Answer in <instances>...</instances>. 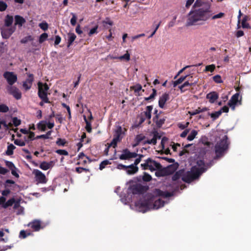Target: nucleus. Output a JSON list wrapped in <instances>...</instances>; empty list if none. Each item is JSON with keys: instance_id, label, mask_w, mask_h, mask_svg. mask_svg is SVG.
Wrapping results in <instances>:
<instances>
[{"instance_id": "obj_55", "label": "nucleus", "mask_w": 251, "mask_h": 251, "mask_svg": "<svg viewBox=\"0 0 251 251\" xmlns=\"http://www.w3.org/2000/svg\"><path fill=\"white\" fill-rule=\"evenodd\" d=\"M176 18V16L174 17L173 20L168 23V26L169 28L173 27L175 25Z\"/></svg>"}, {"instance_id": "obj_2", "label": "nucleus", "mask_w": 251, "mask_h": 251, "mask_svg": "<svg viewBox=\"0 0 251 251\" xmlns=\"http://www.w3.org/2000/svg\"><path fill=\"white\" fill-rule=\"evenodd\" d=\"M166 202L159 197L148 194L136 202L133 206L130 205V207L135 211L145 213L149 210L158 209L163 207Z\"/></svg>"}, {"instance_id": "obj_5", "label": "nucleus", "mask_w": 251, "mask_h": 251, "mask_svg": "<svg viewBox=\"0 0 251 251\" xmlns=\"http://www.w3.org/2000/svg\"><path fill=\"white\" fill-rule=\"evenodd\" d=\"M142 189L141 186L137 184L130 186L126 191L127 193V197L123 196L122 195L120 196L121 201L125 204H126L130 201V197H129L130 194L133 195L139 194L141 193Z\"/></svg>"}, {"instance_id": "obj_13", "label": "nucleus", "mask_w": 251, "mask_h": 251, "mask_svg": "<svg viewBox=\"0 0 251 251\" xmlns=\"http://www.w3.org/2000/svg\"><path fill=\"white\" fill-rule=\"evenodd\" d=\"M241 104V100H239V94L236 93L234 95H233L229 100L228 104L231 107L232 110H234L235 108L236 105Z\"/></svg>"}, {"instance_id": "obj_12", "label": "nucleus", "mask_w": 251, "mask_h": 251, "mask_svg": "<svg viewBox=\"0 0 251 251\" xmlns=\"http://www.w3.org/2000/svg\"><path fill=\"white\" fill-rule=\"evenodd\" d=\"M3 76L10 86H12L17 80V75L13 72H6L4 73Z\"/></svg>"}, {"instance_id": "obj_61", "label": "nucleus", "mask_w": 251, "mask_h": 251, "mask_svg": "<svg viewBox=\"0 0 251 251\" xmlns=\"http://www.w3.org/2000/svg\"><path fill=\"white\" fill-rule=\"evenodd\" d=\"M160 23L161 22H160L156 25V27L155 28V29H154V31L152 32V33L151 34V35L149 37V38H151L152 37L153 35L155 33L156 31H157V30L158 29V28H159L160 25Z\"/></svg>"}, {"instance_id": "obj_30", "label": "nucleus", "mask_w": 251, "mask_h": 251, "mask_svg": "<svg viewBox=\"0 0 251 251\" xmlns=\"http://www.w3.org/2000/svg\"><path fill=\"white\" fill-rule=\"evenodd\" d=\"M15 149V146L12 144H9L7 146V150L5 152L7 155H11L13 153V150Z\"/></svg>"}, {"instance_id": "obj_24", "label": "nucleus", "mask_w": 251, "mask_h": 251, "mask_svg": "<svg viewBox=\"0 0 251 251\" xmlns=\"http://www.w3.org/2000/svg\"><path fill=\"white\" fill-rule=\"evenodd\" d=\"M197 83V80H195L194 81H191V82H189V81H186L182 85L179 86V88L181 91V92H183L186 90L185 89V87L195 85Z\"/></svg>"}, {"instance_id": "obj_63", "label": "nucleus", "mask_w": 251, "mask_h": 251, "mask_svg": "<svg viewBox=\"0 0 251 251\" xmlns=\"http://www.w3.org/2000/svg\"><path fill=\"white\" fill-rule=\"evenodd\" d=\"M60 41H61V37L58 35L56 36L55 37L54 44L58 45L60 43Z\"/></svg>"}, {"instance_id": "obj_46", "label": "nucleus", "mask_w": 251, "mask_h": 251, "mask_svg": "<svg viewBox=\"0 0 251 251\" xmlns=\"http://www.w3.org/2000/svg\"><path fill=\"white\" fill-rule=\"evenodd\" d=\"M12 123L15 126H17L21 124V120L17 117H14L12 118Z\"/></svg>"}, {"instance_id": "obj_22", "label": "nucleus", "mask_w": 251, "mask_h": 251, "mask_svg": "<svg viewBox=\"0 0 251 251\" xmlns=\"http://www.w3.org/2000/svg\"><path fill=\"white\" fill-rule=\"evenodd\" d=\"M25 23V20L22 16L16 15L15 16V24L14 26L18 25L19 27L22 26Z\"/></svg>"}, {"instance_id": "obj_7", "label": "nucleus", "mask_w": 251, "mask_h": 251, "mask_svg": "<svg viewBox=\"0 0 251 251\" xmlns=\"http://www.w3.org/2000/svg\"><path fill=\"white\" fill-rule=\"evenodd\" d=\"M38 96L42 100L46 103L49 102V100L48 98V91L49 89V87L46 83L43 84L41 82L38 83Z\"/></svg>"}, {"instance_id": "obj_8", "label": "nucleus", "mask_w": 251, "mask_h": 251, "mask_svg": "<svg viewBox=\"0 0 251 251\" xmlns=\"http://www.w3.org/2000/svg\"><path fill=\"white\" fill-rule=\"evenodd\" d=\"M161 145L162 147V151L166 154L170 153V150L169 149V146L171 147L173 151H176L177 147L180 146L179 144H175V143H173L172 142L170 144H169L168 138L165 137L162 138L161 140Z\"/></svg>"}, {"instance_id": "obj_38", "label": "nucleus", "mask_w": 251, "mask_h": 251, "mask_svg": "<svg viewBox=\"0 0 251 251\" xmlns=\"http://www.w3.org/2000/svg\"><path fill=\"white\" fill-rule=\"evenodd\" d=\"M48 37V35L46 33L42 34L39 37V42L40 43H42L46 41Z\"/></svg>"}, {"instance_id": "obj_50", "label": "nucleus", "mask_w": 251, "mask_h": 251, "mask_svg": "<svg viewBox=\"0 0 251 251\" xmlns=\"http://www.w3.org/2000/svg\"><path fill=\"white\" fill-rule=\"evenodd\" d=\"M189 124V122H186L185 123H179L178 124V126L180 129H184L188 126Z\"/></svg>"}, {"instance_id": "obj_11", "label": "nucleus", "mask_w": 251, "mask_h": 251, "mask_svg": "<svg viewBox=\"0 0 251 251\" xmlns=\"http://www.w3.org/2000/svg\"><path fill=\"white\" fill-rule=\"evenodd\" d=\"M34 175L35 180L37 183L45 184L47 182V178L46 176L41 171L37 169H34L32 172Z\"/></svg>"}, {"instance_id": "obj_56", "label": "nucleus", "mask_w": 251, "mask_h": 251, "mask_svg": "<svg viewBox=\"0 0 251 251\" xmlns=\"http://www.w3.org/2000/svg\"><path fill=\"white\" fill-rule=\"evenodd\" d=\"M32 40V39L31 36H28L25 37V38H23L21 40V43H25L27 42H28V41H31Z\"/></svg>"}, {"instance_id": "obj_31", "label": "nucleus", "mask_w": 251, "mask_h": 251, "mask_svg": "<svg viewBox=\"0 0 251 251\" xmlns=\"http://www.w3.org/2000/svg\"><path fill=\"white\" fill-rule=\"evenodd\" d=\"M249 20V18L247 16H245L242 21V27L244 28H250V25L247 23V21Z\"/></svg>"}, {"instance_id": "obj_32", "label": "nucleus", "mask_w": 251, "mask_h": 251, "mask_svg": "<svg viewBox=\"0 0 251 251\" xmlns=\"http://www.w3.org/2000/svg\"><path fill=\"white\" fill-rule=\"evenodd\" d=\"M130 59V54L127 51H126V53L124 55L118 57V59L120 60H125L126 61H128Z\"/></svg>"}, {"instance_id": "obj_47", "label": "nucleus", "mask_w": 251, "mask_h": 251, "mask_svg": "<svg viewBox=\"0 0 251 251\" xmlns=\"http://www.w3.org/2000/svg\"><path fill=\"white\" fill-rule=\"evenodd\" d=\"M215 68V66L214 64L207 65L205 67V71H207V72L209 71V72H212L214 70Z\"/></svg>"}, {"instance_id": "obj_52", "label": "nucleus", "mask_w": 251, "mask_h": 251, "mask_svg": "<svg viewBox=\"0 0 251 251\" xmlns=\"http://www.w3.org/2000/svg\"><path fill=\"white\" fill-rule=\"evenodd\" d=\"M213 78L214 81L216 83H220L222 82V80L221 77L219 75H216L214 76L213 77Z\"/></svg>"}, {"instance_id": "obj_29", "label": "nucleus", "mask_w": 251, "mask_h": 251, "mask_svg": "<svg viewBox=\"0 0 251 251\" xmlns=\"http://www.w3.org/2000/svg\"><path fill=\"white\" fill-rule=\"evenodd\" d=\"M76 38V35L73 33L68 34V47L70 46Z\"/></svg>"}, {"instance_id": "obj_54", "label": "nucleus", "mask_w": 251, "mask_h": 251, "mask_svg": "<svg viewBox=\"0 0 251 251\" xmlns=\"http://www.w3.org/2000/svg\"><path fill=\"white\" fill-rule=\"evenodd\" d=\"M98 28V26L96 25L94 28H92L90 30L89 32L88 33L89 35V36H91V35H92L93 34H94L95 33H97Z\"/></svg>"}, {"instance_id": "obj_42", "label": "nucleus", "mask_w": 251, "mask_h": 251, "mask_svg": "<svg viewBox=\"0 0 251 251\" xmlns=\"http://www.w3.org/2000/svg\"><path fill=\"white\" fill-rule=\"evenodd\" d=\"M9 108L8 107L3 104H0V112L5 113L8 111Z\"/></svg>"}, {"instance_id": "obj_4", "label": "nucleus", "mask_w": 251, "mask_h": 251, "mask_svg": "<svg viewBox=\"0 0 251 251\" xmlns=\"http://www.w3.org/2000/svg\"><path fill=\"white\" fill-rule=\"evenodd\" d=\"M143 170H149L151 172L155 171V175L157 176H162V173L160 172L161 170V165L158 162L148 158L145 162L141 164Z\"/></svg>"}, {"instance_id": "obj_26", "label": "nucleus", "mask_w": 251, "mask_h": 251, "mask_svg": "<svg viewBox=\"0 0 251 251\" xmlns=\"http://www.w3.org/2000/svg\"><path fill=\"white\" fill-rule=\"evenodd\" d=\"M160 136L159 135L158 133H155L153 135V137L151 139H148L147 141H145L146 143H147L149 144H153L155 145L156 143L157 139H159Z\"/></svg>"}, {"instance_id": "obj_40", "label": "nucleus", "mask_w": 251, "mask_h": 251, "mask_svg": "<svg viewBox=\"0 0 251 251\" xmlns=\"http://www.w3.org/2000/svg\"><path fill=\"white\" fill-rule=\"evenodd\" d=\"M222 114V110H219L218 111L215 112L214 113H211L210 116L211 118L213 119V120H215L218 118Z\"/></svg>"}, {"instance_id": "obj_34", "label": "nucleus", "mask_w": 251, "mask_h": 251, "mask_svg": "<svg viewBox=\"0 0 251 251\" xmlns=\"http://www.w3.org/2000/svg\"><path fill=\"white\" fill-rule=\"evenodd\" d=\"M156 96V90L155 89H152V93L148 97L145 98L146 100H152L154 99L155 97Z\"/></svg>"}, {"instance_id": "obj_33", "label": "nucleus", "mask_w": 251, "mask_h": 251, "mask_svg": "<svg viewBox=\"0 0 251 251\" xmlns=\"http://www.w3.org/2000/svg\"><path fill=\"white\" fill-rule=\"evenodd\" d=\"M197 134V131L195 130H192L190 134L187 137V140L189 141H192L196 137Z\"/></svg>"}, {"instance_id": "obj_16", "label": "nucleus", "mask_w": 251, "mask_h": 251, "mask_svg": "<svg viewBox=\"0 0 251 251\" xmlns=\"http://www.w3.org/2000/svg\"><path fill=\"white\" fill-rule=\"evenodd\" d=\"M8 91L16 99L19 100L21 98L22 94L17 88L10 86L8 87Z\"/></svg>"}, {"instance_id": "obj_28", "label": "nucleus", "mask_w": 251, "mask_h": 251, "mask_svg": "<svg viewBox=\"0 0 251 251\" xmlns=\"http://www.w3.org/2000/svg\"><path fill=\"white\" fill-rule=\"evenodd\" d=\"M47 121H41L37 124V128L41 131H45L46 129Z\"/></svg>"}, {"instance_id": "obj_27", "label": "nucleus", "mask_w": 251, "mask_h": 251, "mask_svg": "<svg viewBox=\"0 0 251 251\" xmlns=\"http://www.w3.org/2000/svg\"><path fill=\"white\" fill-rule=\"evenodd\" d=\"M153 120L159 127L161 126L164 123L165 121V120L163 118L159 119L158 115L155 116L153 118Z\"/></svg>"}, {"instance_id": "obj_36", "label": "nucleus", "mask_w": 251, "mask_h": 251, "mask_svg": "<svg viewBox=\"0 0 251 251\" xmlns=\"http://www.w3.org/2000/svg\"><path fill=\"white\" fill-rule=\"evenodd\" d=\"M142 86L140 84H136L131 87L132 89L135 92V93L138 94L142 89Z\"/></svg>"}, {"instance_id": "obj_48", "label": "nucleus", "mask_w": 251, "mask_h": 251, "mask_svg": "<svg viewBox=\"0 0 251 251\" xmlns=\"http://www.w3.org/2000/svg\"><path fill=\"white\" fill-rule=\"evenodd\" d=\"M14 143L16 145L23 147L25 146V143L24 141H22L21 140L16 139L14 141Z\"/></svg>"}, {"instance_id": "obj_41", "label": "nucleus", "mask_w": 251, "mask_h": 251, "mask_svg": "<svg viewBox=\"0 0 251 251\" xmlns=\"http://www.w3.org/2000/svg\"><path fill=\"white\" fill-rule=\"evenodd\" d=\"M71 14L72 15V18H71V19L70 20V23L72 25L74 26L76 24L77 17H76L75 14H74V13H71Z\"/></svg>"}, {"instance_id": "obj_1", "label": "nucleus", "mask_w": 251, "mask_h": 251, "mask_svg": "<svg viewBox=\"0 0 251 251\" xmlns=\"http://www.w3.org/2000/svg\"><path fill=\"white\" fill-rule=\"evenodd\" d=\"M195 8L188 14L186 23L187 26L203 25L207 21L221 19L225 13L220 12L215 14L211 9V3L201 0H196L193 5Z\"/></svg>"}, {"instance_id": "obj_64", "label": "nucleus", "mask_w": 251, "mask_h": 251, "mask_svg": "<svg viewBox=\"0 0 251 251\" xmlns=\"http://www.w3.org/2000/svg\"><path fill=\"white\" fill-rule=\"evenodd\" d=\"M47 126H48V127L49 128L51 129L54 126V122H49L48 123L47 122Z\"/></svg>"}, {"instance_id": "obj_17", "label": "nucleus", "mask_w": 251, "mask_h": 251, "mask_svg": "<svg viewBox=\"0 0 251 251\" xmlns=\"http://www.w3.org/2000/svg\"><path fill=\"white\" fill-rule=\"evenodd\" d=\"M137 156L135 152H130L128 150H125L123 151L122 154L119 158L121 160L128 159L131 158H135Z\"/></svg>"}, {"instance_id": "obj_49", "label": "nucleus", "mask_w": 251, "mask_h": 251, "mask_svg": "<svg viewBox=\"0 0 251 251\" xmlns=\"http://www.w3.org/2000/svg\"><path fill=\"white\" fill-rule=\"evenodd\" d=\"M84 119H85V122H86V130L88 132H91V130H92V128H91V124L90 123L88 122V121L86 119V117H84Z\"/></svg>"}, {"instance_id": "obj_37", "label": "nucleus", "mask_w": 251, "mask_h": 251, "mask_svg": "<svg viewBox=\"0 0 251 251\" xmlns=\"http://www.w3.org/2000/svg\"><path fill=\"white\" fill-rule=\"evenodd\" d=\"M15 202V199L14 198H12L9 200L5 203L3 205L4 208H7L10 206L12 205Z\"/></svg>"}, {"instance_id": "obj_44", "label": "nucleus", "mask_w": 251, "mask_h": 251, "mask_svg": "<svg viewBox=\"0 0 251 251\" xmlns=\"http://www.w3.org/2000/svg\"><path fill=\"white\" fill-rule=\"evenodd\" d=\"M30 235L29 232L26 233L25 230H21L20 232L19 237L21 238H25L28 235Z\"/></svg>"}, {"instance_id": "obj_25", "label": "nucleus", "mask_w": 251, "mask_h": 251, "mask_svg": "<svg viewBox=\"0 0 251 251\" xmlns=\"http://www.w3.org/2000/svg\"><path fill=\"white\" fill-rule=\"evenodd\" d=\"M13 22V17L12 16L7 15L4 20V25L5 26L12 25Z\"/></svg>"}, {"instance_id": "obj_14", "label": "nucleus", "mask_w": 251, "mask_h": 251, "mask_svg": "<svg viewBox=\"0 0 251 251\" xmlns=\"http://www.w3.org/2000/svg\"><path fill=\"white\" fill-rule=\"evenodd\" d=\"M153 109V106L152 105L147 106L146 108V110L143 112L141 113V122L145 121L146 119H150L151 118V111Z\"/></svg>"}, {"instance_id": "obj_9", "label": "nucleus", "mask_w": 251, "mask_h": 251, "mask_svg": "<svg viewBox=\"0 0 251 251\" xmlns=\"http://www.w3.org/2000/svg\"><path fill=\"white\" fill-rule=\"evenodd\" d=\"M124 131L122 127L120 126H117L115 129L114 137L110 143V146H113V148H115L117 143L120 141L123 137Z\"/></svg>"}, {"instance_id": "obj_58", "label": "nucleus", "mask_w": 251, "mask_h": 251, "mask_svg": "<svg viewBox=\"0 0 251 251\" xmlns=\"http://www.w3.org/2000/svg\"><path fill=\"white\" fill-rule=\"evenodd\" d=\"M145 35L144 33L140 34L131 37V42H133L135 39L139 38L141 37L144 36Z\"/></svg>"}, {"instance_id": "obj_6", "label": "nucleus", "mask_w": 251, "mask_h": 251, "mask_svg": "<svg viewBox=\"0 0 251 251\" xmlns=\"http://www.w3.org/2000/svg\"><path fill=\"white\" fill-rule=\"evenodd\" d=\"M228 145L227 137L226 135H225L220 141H217L215 145V152L217 157H219L224 153L227 149Z\"/></svg>"}, {"instance_id": "obj_43", "label": "nucleus", "mask_w": 251, "mask_h": 251, "mask_svg": "<svg viewBox=\"0 0 251 251\" xmlns=\"http://www.w3.org/2000/svg\"><path fill=\"white\" fill-rule=\"evenodd\" d=\"M39 26L44 31L47 30L48 28V24L45 22L40 23Z\"/></svg>"}, {"instance_id": "obj_59", "label": "nucleus", "mask_w": 251, "mask_h": 251, "mask_svg": "<svg viewBox=\"0 0 251 251\" xmlns=\"http://www.w3.org/2000/svg\"><path fill=\"white\" fill-rule=\"evenodd\" d=\"M65 142L64 140L61 139L60 138L58 139L56 141V144L59 146H64L65 145Z\"/></svg>"}, {"instance_id": "obj_35", "label": "nucleus", "mask_w": 251, "mask_h": 251, "mask_svg": "<svg viewBox=\"0 0 251 251\" xmlns=\"http://www.w3.org/2000/svg\"><path fill=\"white\" fill-rule=\"evenodd\" d=\"M111 164V162L110 161V160H104L103 161H102L101 162V163L100 164V170H102L103 169H104L105 168V167L108 165V164Z\"/></svg>"}, {"instance_id": "obj_21", "label": "nucleus", "mask_w": 251, "mask_h": 251, "mask_svg": "<svg viewBox=\"0 0 251 251\" xmlns=\"http://www.w3.org/2000/svg\"><path fill=\"white\" fill-rule=\"evenodd\" d=\"M126 171L128 175H133L135 174L138 170V168L135 165L131 164L129 166H126Z\"/></svg>"}, {"instance_id": "obj_19", "label": "nucleus", "mask_w": 251, "mask_h": 251, "mask_svg": "<svg viewBox=\"0 0 251 251\" xmlns=\"http://www.w3.org/2000/svg\"><path fill=\"white\" fill-rule=\"evenodd\" d=\"M54 166V163L53 161H51L50 162H46L44 161L40 163L39 165L40 168L42 170L46 171L49 169L51 168Z\"/></svg>"}, {"instance_id": "obj_18", "label": "nucleus", "mask_w": 251, "mask_h": 251, "mask_svg": "<svg viewBox=\"0 0 251 251\" xmlns=\"http://www.w3.org/2000/svg\"><path fill=\"white\" fill-rule=\"evenodd\" d=\"M170 99V95L168 93H164L159 98L158 101L159 106L163 108L165 106V103L167 100Z\"/></svg>"}, {"instance_id": "obj_45", "label": "nucleus", "mask_w": 251, "mask_h": 251, "mask_svg": "<svg viewBox=\"0 0 251 251\" xmlns=\"http://www.w3.org/2000/svg\"><path fill=\"white\" fill-rule=\"evenodd\" d=\"M7 7V4L2 1H0V11H4Z\"/></svg>"}, {"instance_id": "obj_39", "label": "nucleus", "mask_w": 251, "mask_h": 251, "mask_svg": "<svg viewBox=\"0 0 251 251\" xmlns=\"http://www.w3.org/2000/svg\"><path fill=\"white\" fill-rule=\"evenodd\" d=\"M207 108H205V107L203 108H199L194 110L191 113V115H196V114H198L201 112L206 111V110H207Z\"/></svg>"}, {"instance_id": "obj_60", "label": "nucleus", "mask_w": 251, "mask_h": 251, "mask_svg": "<svg viewBox=\"0 0 251 251\" xmlns=\"http://www.w3.org/2000/svg\"><path fill=\"white\" fill-rule=\"evenodd\" d=\"M194 0H187L185 4L186 8H188L194 2Z\"/></svg>"}, {"instance_id": "obj_62", "label": "nucleus", "mask_w": 251, "mask_h": 251, "mask_svg": "<svg viewBox=\"0 0 251 251\" xmlns=\"http://www.w3.org/2000/svg\"><path fill=\"white\" fill-rule=\"evenodd\" d=\"M190 67V66H186L181 69L178 73L175 76V78H176L178 75H179L186 68Z\"/></svg>"}, {"instance_id": "obj_23", "label": "nucleus", "mask_w": 251, "mask_h": 251, "mask_svg": "<svg viewBox=\"0 0 251 251\" xmlns=\"http://www.w3.org/2000/svg\"><path fill=\"white\" fill-rule=\"evenodd\" d=\"M34 231H38L41 228L40 222L38 220H35L32 222L30 223L28 225Z\"/></svg>"}, {"instance_id": "obj_20", "label": "nucleus", "mask_w": 251, "mask_h": 251, "mask_svg": "<svg viewBox=\"0 0 251 251\" xmlns=\"http://www.w3.org/2000/svg\"><path fill=\"white\" fill-rule=\"evenodd\" d=\"M218 94L216 92H211L206 95V99L210 103H214L218 98Z\"/></svg>"}, {"instance_id": "obj_57", "label": "nucleus", "mask_w": 251, "mask_h": 251, "mask_svg": "<svg viewBox=\"0 0 251 251\" xmlns=\"http://www.w3.org/2000/svg\"><path fill=\"white\" fill-rule=\"evenodd\" d=\"M63 106L64 107H65L67 109V110H68V115H69L68 118L69 119H70L71 118V110H70V107L65 103L63 104Z\"/></svg>"}, {"instance_id": "obj_51", "label": "nucleus", "mask_w": 251, "mask_h": 251, "mask_svg": "<svg viewBox=\"0 0 251 251\" xmlns=\"http://www.w3.org/2000/svg\"><path fill=\"white\" fill-rule=\"evenodd\" d=\"M56 152L60 155H68V152L67 151L64 150H58L56 151Z\"/></svg>"}, {"instance_id": "obj_3", "label": "nucleus", "mask_w": 251, "mask_h": 251, "mask_svg": "<svg viewBox=\"0 0 251 251\" xmlns=\"http://www.w3.org/2000/svg\"><path fill=\"white\" fill-rule=\"evenodd\" d=\"M207 168L203 160H198L196 165L192 167L190 171L184 173L182 179L184 181L189 183L198 177Z\"/></svg>"}, {"instance_id": "obj_53", "label": "nucleus", "mask_w": 251, "mask_h": 251, "mask_svg": "<svg viewBox=\"0 0 251 251\" xmlns=\"http://www.w3.org/2000/svg\"><path fill=\"white\" fill-rule=\"evenodd\" d=\"M143 179L144 181H149L151 179V176L149 174L145 173L143 176Z\"/></svg>"}, {"instance_id": "obj_15", "label": "nucleus", "mask_w": 251, "mask_h": 251, "mask_svg": "<svg viewBox=\"0 0 251 251\" xmlns=\"http://www.w3.org/2000/svg\"><path fill=\"white\" fill-rule=\"evenodd\" d=\"M28 78L23 82V86L25 91L29 90L32 86L34 80V76L32 74H28Z\"/></svg>"}, {"instance_id": "obj_10", "label": "nucleus", "mask_w": 251, "mask_h": 251, "mask_svg": "<svg viewBox=\"0 0 251 251\" xmlns=\"http://www.w3.org/2000/svg\"><path fill=\"white\" fill-rule=\"evenodd\" d=\"M16 26L14 25H3L1 28V33L2 37L8 39L15 31Z\"/></svg>"}]
</instances>
